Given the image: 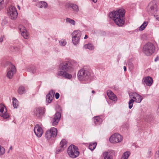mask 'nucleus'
I'll use <instances>...</instances> for the list:
<instances>
[{"mask_svg": "<svg viewBox=\"0 0 159 159\" xmlns=\"http://www.w3.org/2000/svg\"><path fill=\"white\" fill-rule=\"evenodd\" d=\"M0 115L4 119H7L9 117L8 113L7 112V109L3 105L0 106Z\"/></svg>", "mask_w": 159, "mask_h": 159, "instance_id": "13", "label": "nucleus"}, {"mask_svg": "<svg viewBox=\"0 0 159 159\" xmlns=\"http://www.w3.org/2000/svg\"><path fill=\"white\" fill-rule=\"evenodd\" d=\"M66 144L67 141L66 140L63 139H62L60 142V146H61V148H62L65 149L66 147Z\"/></svg>", "mask_w": 159, "mask_h": 159, "instance_id": "28", "label": "nucleus"}, {"mask_svg": "<svg viewBox=\"0 0 159 159\" xmlns=\"http://www.w3.org/2000/svg\"><path fill=\"white\" fill-rule=\"evenodd\" d=\"M34 132L36 135L38 137H41L43 134L42 128L38 125H36L35 126Z\"/></svg>", "mask_w": 159, "mask_h": 159, "instance_id": "16", "label": "nucleus"}, {"mask_svg": "<svg viewBox=\"0 0 159 159\" xmlns=\"http://www.w3.org/2000/svg\"><path fill=\"white\" fill-rule=\"evenodd\" d=\"M107 94L109 98L114 102L117 100V97L116 95L111 90H108L107 92Z\"/></svg>", "mask_w": 159, "mask_h": 159, "instance_id": "20", "label": "nucleus"}, {"mask_svg": "<svg viewBox=\"0 0 159 159\" xmlns=\"http://www.w3.org/2000/svg\"><path fill=\"white\" fill-rule=\"evenodd\" d=\"M10 149H12V147L11 146L10 148Z\"/></svg>", "mask_w": 159, "mask_h": 159, "instance_id": "52", "label": "nucleus"}, {"mask_svg": "<svg viewBox=\"0 0 159 159\" xmlns=\"http://www.w3.org/2000/svg\"><path fill=\"white\" fill-rule=\"evenodd\" d=\"M55 97L56 99H58L59 97V94L58 93H56L55 95Z\"/></svg>", "mask_w": 159, "mask_h": 159, "instance_id": "41", "label": "nucleus"}, {"mask_svg": "<svg viewBox=\"0 0 159 159\" xmlns=\"http://www.w3.org/2000/svg\"><path fill=\"white\" fill-rule=\"evenodd\" d=\"M18 93L20 94H22L25 93V88L22 86H20L18 90Z\"/></svg>", "mask_w": 159, "mask_h": 159, "instance_id": "30", "label": "nucleus"}, {"mask_svg": "<svg viewBox=\"0 0 159 159\" xmlns=\"http://www.w3.org/2000/svg\"><path fill=\"white\" fill-rule=\"evenodd\" d=\"M155 50V47L151 43H148L144 45L143 52L147 56H150L153 53Z\"/></svg>", "mask_w": 159, "mask_h": 159, "instance_id": "4", "label": "nucleus"}, {"mask_svg": "<svg viewBox=\"0 0 159 159\" xmlns=\"http://www.w3.org/2000/svg\"><path fill=\"white\" fill-rule=\"evenodd\" d=\"M55 91L51 90L49 91L48 94L46 95V101L48 103H51L54 97Z\"/></svg>", "mask_w": 159, "mask_h": 159, "instance_id": "17", "label": "nucleus"}, {"mask_svg": "<svg viewBox=\"0 0 159 159\" xmlns=\"http://www.w3.org/2000/svg\"><path fill=\"white\" fill-rule=\"evenodd\" d=\"M155 159H159V151H156L155 155Z\"/></svg>", "mask_w": 159, "mask_h": 159, "instance_id": "40", "label": "nucleus"}, {"mask_svg": "<svg viewBox=\"0 0 159 159\" xmlns=\"http://www.w3.org/2000/svg\"><path fill=\"white\" fill-rule=\"evenodd\" d=\"M45 111L44 107H40L36 108L34 110V115L38 118H41L43 115Z\"/></svg>", "mask_w": 159, "mask_h": 159, "instance_id": "12", "label": "nucleus"}, {"mask_svg": "<svg viewBox=\"0 0 159 159\" xmlns=\"http://www.w3.org/2000/svg\"><path fill=\"white\" fill-rule=\"evenodd\" d=\"M151 118V117L150 116H149L148 117V119L147 120V121L148 122H151V120L150 119Z\"/></svg>", "mask_w": 159, "mask_h": 159, "instance_id": "43", "label": "nucleus"}, {"mask_svg": "<svg viewBox=\"0 0 159 159\" xmlns=\"http://www.w3.org/2000/svg\"><path fill=\"white\" fill-rule=\"evenodd\" d=\"M148 24V22H147L145 21L140 27L139 30L140 31L143 30L147 25Z\"/></svg>", "mask_w": 159, "mask_h": 159, "instance_id": "33", "label": "nucleus"}, {"mask_svg": "<svg viewBox=\"0 0 159 159\" xmlns=\"http://www.w3.org/2000/svg\"><path fill=\"white\" fill-rule=\"evenodd\" d=\"M94 118V122L96 125L101 124L102 121V119L99 116H95Z\"/></svg>", "mask_w": 159, "mask_h": 159, "instance_id": "24", "label": "nucleus"}, {"mask_svg": "<svg viewBox=\"0 0 159 159\" xmlns=\"http://www.w3.org/2000/svg\"><path fill=\"white\" fill-rule=\"evenodd\" d=\"M38 1V0H33V1L35 2H37Z\"/></svg>", "mask_w": 159, "mask_h": 159, "instance_id": "50", "label": "nucleus"}, {"mask_svg": "<svg viewBox=\"0 0 159 159\" xmlns=\"http://www.w3.org/2000/svg\"><path fill=\"white\" fill-rule=\"evenodd\" d=\"M4 0H0V11L4 8Z\"/></svg>", "mask_w": 159, "mask_h": 159, "instance_id": "36", "label": "nucleus"}, {"mask_svg": "<svg viewBox=\"0 0 159 159\" xmlns=\"http://www.w3.org/2000/svg\"><path fill=\"white\" fill-rule=\"evenodd\" d=\"M130 154V153L129 151L125 152L122 155L121 159H128Z\"/></svg>", "mask_w": 159, "mask_h": 159, "instance_id": "27", "label": "nucleus"}, {"mask_svg": "<svg viewBox=\"0 0 159 159\" xmlns=\"http://www.w3.org/2000/svg\"><path fill=\"white\" fill-rule=\"evenodd\" d=\"M57 128L54 127L51 128L47 131L45 137L48 139H50L52 137L54 138L57 135Z\"/></svg>", "mask_w": 159, "mask_h": 159, "instance_id": "10", "label": "nucleus"}, {"mask_svg": "<svg viewBox=\"0 0 159 159\" xmlns=\"http://www.w3.org/2000/svg\"><path fill=\"white\" fill-rule=\"evenodd\" d=\"M77 76L80 80H85L89 78V72L87 70L82 69L78 72Z\"/></svg>", "mask_w": 159, "mask_h": 159, "instance_id": "9", "label": "nucleus"}, {"mask_svg": "<svg viewBox=\"0 0 159 159\" xmlns=\"http://www.w3.org/2000/svg\"><path fill=\"white\" fill-rule=\"evenodd\" d=\"M27 71L32 74L36 73V70L35 67H30L27 69Z\"/></svg>", "mask_w": 159, "mask_h": 159, "instance_id": "29", "label": "nucleus"}, {"mask_svg": "<svg viewBox=\"0 0 159 159\" xmlns=\"http://www.w3.org/2000/svg\"><path fill=\"white\" fill-rule=\"evenodd\" d=\"M153 83V80L152 77L148 76L143 78L142 80V83L144 86H151Z\"/></svg>", "mask_w": 159, "mask_h": 159, "instance_id": "14", "label": "nucleus"}, {"mask_svg": "<svg viewBox=\"0 0 159 159\" xmlns=\"http://www.w3.org/2000/svg\"><path fill=\"white\" fill-rule=\"evenodd\" d=\"M124 69L125 71H126V66H124Z\"/></svg>", "mask_w": 159, "mask_h": 159, "instance_id": "46", "label": "nucleus"}, {"mask_svg": "<svg viewBox=\"0 0 159 159\" xmlns=\"http://www.w3.org/2000/svg\"><path fill=\"white\" fill-rule=\"evenodd\" d=\"M66 21L67 22L71 24L72 25H74L75 24V22L74 20L71 19L69 18H67L66 19Z\"/></svg>", "mask_w": 159, "mask_h": 159, "instance_id": "34", "label": "nucleus"}, {"mask_svg": "<svg viewBox=\"0 0 159 159\" xmlns=\"http://www.w3.org/2000/svg\"><path fill=\"white\" fill-rule=\"evenodd\" d=\"M66 7L71 8L73 10L76 12H78L79 10L78 6L75 4L71 3H67L66 5Z\"/></svg>", "mask_w": 159, "mask_h": 159, "instance_id": "19", "label": "nucleus"}, {"mask_svg": "<svg viewBox=\"0 0 159 159\" xmlns=\"http://www.w3.org/2000/svg\"><path fill=\"white\" fill-rule=\"evenodd\" d=\"M60 45L61 46H65L66 44V42L65 40L62 39L59 41Z\"/></svg>", "mask_w": 159, "mask_h": 159, "instance_id": "37", "label": "nucleus"}, {"mask_svg": "<svg viewBox=\"0 0 159 159\" xmlns=\"http://www.w3.org/2000/svg\"><path fill=\"white\" fill-rule=\"evenodd\" d=\"M36 6L40 8H46L47 7V4L44 2H39L36 4Z\"/></svg>", "mask_w": 159, "mask_h": 159, "instance_id": "21", "label": "nucleus"}, {"mask_svg": "<svg viewBox=\"0 0 159 159\" xmlns=\"http://www.w3.org/2000/svg\"><path fill=\"white\" fill-rule=\"evenodd\" d=\"M155 14L154 15V16L156 17L157 20H159V15H155Z\"/></svg>", "mask_w": 159, "mask_h": 159, "instance_id": "44", "label": "nucleus"}, {"mask_svg": "<svg viewBox=\"0 0 159 159\" xmlns=\"http://www.w3.org/2000/svg\"><path fill=\"white\" fill-rule=\"evenodd\" d=\"M152 154L151 151V150H149L147 153V157L148 158H150L152 156Z\"/></svg>", "mask_w": 159, "mask_h": 159, "instance_id": "39", "label": "nucleus"}, {"mask_svg": "<svg viewBox=\"0 0 159 159\" xmlns=\"http://www.w3.org/2000/svg\"><path fill=\"white\" fill-rule=\"evenodd\" d=\"M72 37L80 38L81 36V32L79 30L74 31L72 34Z\"/></svg>", "mask_w": 159, "mask_h": 159, "instance_id": "23", "label": "nucleus"}, {"mask_svg": "<svg viewBox=\"0 0 159 159\" xmlns=\"http://www.w3.org/2000/svg\"><path fill=\"white\" fill-rule=\"evenodd\" d=\"M147 11L149 14L151 15H154L157 14L158 9L155 1H152L148 4Z\"/></svg>", "mask_w": 159, "mask_h": 159, "instance_id": "6", "label": "nucleus"}, {"mask_svg": "<svg viewBox=\"0 0 159 159\" xmlns=\"http://www.w3.org/2000/svg\"><path fill=\"white\" fill-rule=\"evenodd\" d=\"M88 35H87L86 34V35H85V37H84V39H87V38H88Z\"/></svg>", "mask_w": 159, "mask_h": 159, "instance_id": "45", "label": "nucleus"}, {"mask_svg": "<svg viewBox=\"0 0 159 159\" xmlns=\"http://www.w3.org/2000/svg\"><path fill=\"white\" fill-rule=\"evenodd\" d=\"M103 156L104 159H113L112 156L110 152H104L103 153Z\"/></svg>", "mask_w": 159, "mask_h": 159, "instance_id": "22", "label": "nucleus"}, {"mask_svg": "<svg viewBox=\"0 0 159 159\" xmlns=\"http://www.w3.org/2000/svg\"><path fill=\"white\" fill-rule=\"evenodd\" d=\"M80 38L72 37L73 43L75 45H76L79 43Z\"/></svg>", "mask_w": 159, "mask_h": 159, "instance_id": "32", "label": "nucleus"}, {"mask_svg": "<svg viewBox=\"0 0 159 159\" xmlns=\"http://www.w3.org/2000/svg\"><path fill=\"white\" fill-rule=\"evenodd\" d=\"M77 66L78 64L75 61H65L61 64L59 67L60 70L58 72L57 75L66 79H71L72 75L68 73L71 72Z\"/></svg>", "mask_w": 159, "mask_h": 159, "instance_id": "1", "label": "nucleus"}, {"mask_svg": "<svg viewBox=\"0 0 159 159\" xmlns=\"http://www.w3.org/2000/svg\"><path fill=\"white\" fill-rule=\"evenodd\" d=\"M123 139V137L120 134L116 133L112 134L109 139L110 142L112 143L120 142Z\"/></svg>", "mask_w": 159, "mask_h": 159, "instance_id": "8", "label": "nucleus"}, {"mask_svg": "<svg viewBox=\"0 0 159 159\" xmlns=\"http://www.w3.org/2000/svg\"><path fill=\"white\" fill-rule=\"evenodd\" d=\"M92 93H95V92L94 90H93L92 92Z\"/></svg>", "mask_w": 159, "mask_h": 159, "instance_id": "49", "label": "nucleus"}, {"mask_svg": "<svg viewBox=\"0 0 159 159\" xmlns=\"http://www.w3.org/2000/svg\"><path fill=\"white\" fill-rule=\"evenodd\" d=\"M125 10L123 9L113 11L110 14V17L118 26H122L125 23Z\"/></svg>", "mask_w": 159, "mask_h": 159, "instance_id": "2", "label": "nucleus"}, {"mask_svg": "<svg viewBox=\"0 0 159 159\" xmlns=\"http://www.w3.org/2000/svg\"><path fill=\"white\" fill-rule=\"evenodd\" d=\"M10 50L12 52L18 51L19 49L17 47L15 46H11L10 48Z\"/></svg>", "mask_w": 159, "mask_h": 159, "instance_id": "38", "label": "nucleus"}, {"mask_svg": "<svg viewBox=\"0 0 159 159\" xmlns=\"http://www.w3.org/2000/svg\"><path fill=\"white\" fill-rule=\"evenodd\" d=\"M129 95L131 98L129 102V107L130 109L132 107L134 101L137 103H140L143 99L142 97L135 92L130 93Z\"/></svg>", "mask_w": 159, "mask_h": 159, "instance_id": "3", "label": "nucleus"}, {"mask_svg": "<svg viewBox=\"0 0 159 159\" xmlns=\"http://www.w3.org/2000/svg\"><path fill=\"white\" fill-rule=\"evenodd\" d=\"M61 116V115L60 112H57L56 113L55 115L53 116L52 120L53 125H55L58 124Z\"/></svg>", "mask_w": 159, "mask_h": 159, "instance_id": "15", "label": "nucleus"}, {"mask_svg": "<svg viewBox=\"0 0 159 159\" xmlns=\"http://www.w3.org/2000/svg\"><path fill=\"white\" fill-rule=\"evenodd\" d=\"M83 47L85 49H88L90 50H93L94 48V47L93 45L90 43L85 44Z\"/></svg>", "mask_w": 159, "mask_h": 159, "instance_id": "25", "label": "nucleus"}, {"mask_svg": "<svg viewBox=\"0 0 159 159\" xmlns=\"http://www.w3.org/2000/svg\"><path fill=\"white\" fill-rule=\"evenodd\" d=\"M19 29L23 37L25 39H27L29 38V34L25 27L23 25L20 26Z\"/></svg>", "mask_w": 159, "mask_h": 159, "instance_id": "18", "label": "nucleus"}, {"mask_svg": "<svg viewBox=\"0 0 159 159\" xmlns=\"http://www.w3.org/2000/svg\"><path fill=\"white\" fill-rule=\"evenodd\" d=\"M12 104L14 108H16L18 107L19 106L18 102V100L15 98L13 97L12 98Z\"/></svg>", "mask_w": 159, "mask_h": 159, "instance_id": "26", "label": "nucleus"}, {"mask_svg": "<svg viewBox=\"0 0 159 159\" xmlns=\"http://www.w3.org/2000/svg\"><path fill=\"white\" fill-rule=\"evenodd\" d=\"M158 59V57L156 58L155 59V61H156Z\"/></svg>", "mask_w": 159, "mask_h": 159, "instance_id": "48", "label": "nucleus"}, {"mask_svg": "<svg viewBox=\"0 0 159 159\" xmlns=\"http://www.w3.org/2000/svg\"><path fill=\"white\" fill-rule=\"evenodd\" d=\"M67 153L70 157L72 158H75L79 155V152L77 147L71 145L68 148Z\"/></svg>", "mask_w": 159, "mask_h": 159, "instance_id": "5", "label": "nucleus"}, {"mask_svg": "<svg viewBox=\"0 0 159 159\" xmlns=\"http://www.w3.org/2000/svg\"><path fill=\"white\" fill-rule=\"evenodd\" d=\"M93 2H97V0H92Z\"/></svg>", "mask_w": 159, "mask_h": 159, "instance_id": "47", "label": "nucleus"}, {"mask_svg": "<svg viewBox=\"0 0 159 159\" xmlns=\"http://www.w3.org/2000/svg\"><path fill=\"white\" fill-rule=\"evenodd\" d=\"M4 38V36H1V37L0 38V42L2 43L3 42V39Z\"/></svg>", "mask_w": 159, "mask_h": 159, "instance_id": "42", "label": "nucleus"}, {"mask_svg": "<svg viewBox=\"0 0 159 159\" xmlns=\"http://www.w3.org/2000/svg\"><path fill=\"white\" fill-rule=\"evenodd\" d=\"M97 143L96 142H94L93 143H90L89 146V148L91 151H93L94 150L97 145Z\"/></svg>", "mask_w": 159, "mask_h": 159, "instance_id": "31", "label": "nucleus"}, {"mask_svg": "<svg viewBox=\"0 0 159 159\" xmlns=\"http://www.w3.org/2000/svg\"><path fill=\"white\" fill-rule=\"evenodd\" d=\"M7 14L11 19L14 20L16 19L18 13L15 7L12 5L10 6L7 9Z\"/></svg>", "mask_w": 159, "mask_h": 159, "instance_id": "7", "label": "nucleus"}, {"mask_svg": "<svg viewBox=\"0 0 159 159\" xmlns=\"http://www.w3.org/2000/svg\"><path fill=\"white\" fill-rule=\"evenodd\" d=\"M17 7H18V9H20V7L19 6H17Z\"/></svg>", "mask_w": 159, "mask_h": 159, "instance_id": "51", "label": "nucleus"}, {"mask_svg": "<svg viewBox=\"0 0 159 159\" xmlns=\"http://www.w3.org/2000/svg\"><path fill=\"white\" fill-rule=\"evenodd\" d=\"M16 69L15 66L14 65L11 64L7 70V77L10 79H12L14 74L16 73Z\"/></svg>", "mask_w": 159, "mask_h": 159, "instance_id": "11", "label": "nucleus"}, {"mask_svg": "<svg viewBox=\"0 0 159 159\" xmlns=\"http://www.w3.org/2000/svg\"><path fill=\"white\" fill-rule=\"evenodd\" d=\"M64 149L61 148V146H60L57 148L56 153L57 154H58L62 152L64 150Z\"/></svg>", "mask_w": 159, "mask_h": 159, "instance_id": "35", "label": "nucleus"}]
</instances>
